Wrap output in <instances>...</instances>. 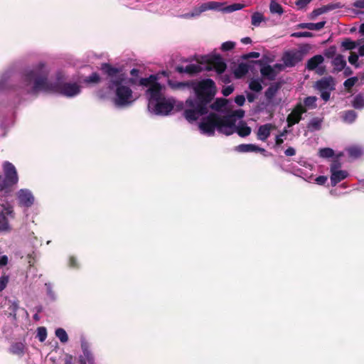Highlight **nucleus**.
Returning <instances> with one entry per match:
<instances>
[{"instance_id":"obj_1","label":"nucleus","mask_w":364,"mask_h":364,"mask_svg":"<svg viewBox=\"0 0 364 364\" xmlns=\"http://www.w3.org/2000/svg\"><path fill=\"white\" fill-rule=\"evenodd\" d=\"M47 76V68L44 64L40 63L23 76L21 87L30 94L46 92L73 97L80 92V87L76 83H62L60 80L53 83Z\"/></svg>"},{"instance_id":"obj_2","label":"nucleus","mask_w":364,"mask_h":364,"mask_svg":"<svg viewBox=\"0 0 364 364\" xmlns=\"http://www.w3.org/2000/svg\"><path fill=\"white\" fill-rule=\"evenodd\" d=\"M101 69L109 76L108 88L114 94L112 100L117 107H129L139 99L140 94L135 90L136 80L107 64L102 65Z\"/></svg>"},{"instance_id":"obj_3","label":"nucleus","mask_w":364,"mask_h":364,"mask_svg":"<svg viewBox=\"0 0 364 364\" xmlns=\"http://www.w3.org/2000/svg\"><path fill=\"white\" fill-rule=\"evenodd\" d=\"M140 84L146 88L145 95L148 101L147 108L151 114L167 116L171 113L176 101L173 97L165 95V87L158 82L157 76L141 78Z\"/></svg>"},{"instance_id":"obj_4","label":"nucleus","mask_w":364,"mask_h":364,"mask_svg":"<svg viewBox=\"0 0 364 364\" xmlns=\"http://www.w3.org/2000/svg\"><path fill=\"white\" fill-rule=\"evenodd\" d=\"M191 87L196 94L195 98L186 101L185 118L190 122H194L207 113V105L215 96L216 87L211 79H205L198 82H191Z\"/></svg>"},{"instance_id":"obj_5","label":"nucleus","mask_w":364,"mask_h":364,"mask_svg":"<svg viewBox=\"0 0 364 364\" xmlns=\"http://www.w3.org/2000/svg\"><path fill=\"white\" fill-rule=\"evenodd\" d=\"M237 116H228L224 120H219L214 115H210L208 121L199 123V129L202 134L212 136L215 129L220 133L230 135L237 132L240 136L245 137L250 134L251 129L245 123L240 122L235 126L234 119Z\"/></svg>"},{"instance_id":"obj_6","label":"nucleus","mask_w":364,"mask_h":364,"mask_svg":"<svg viewBox=\"0 0 364 364\" xmlns=\"http://www.w3.org/2000/svg\"><path fill=\"white\" fill-rule=\"evenodd\" d=\"M210 109L211 111L209 112L207 108V113L200 117H202V121L200 122L208 121V118L212 114L221 121L225 119L228 116H237V118L241 119L245 114V112L242 109H237L230 112L228 109V100L225 99L216 100V101L210 106Z\"/></svg>"},{"instance_id":"obj_7","label":"nucleus","mask_w":364,"mask_h":364,"mask_svg":"<svg viewBox=\"0 0 364 364\" xmlns=\"http://www.w3.org/2000/svg\"><path fill=\"white\" fill-rule=\"evenodd\" d=\"M0 206L3 208L0 210V232L9 233L12 230V226L9 219L15 216L14 208L12 205L5 204L1 199Z\"/></svg>"},{"instance_id":"obj_8","label":"nucleus","mask_w":364,"mask_h":364,"mask_svg":"<svg viewBox=\"0 0 364 364\" xmlns=\"http://www.w3.org/2000/svg\"><path fill=\"white\" fill-rule=\"evenodd\" d=\"M206 63V70H215L218 73H223L226 69V64L220 55L211 53L203 56L199 61V63Z\"/></svg>"},{"instance_id":"obj_9","label":"nucleus","mask_w":364,"mask_h":364,"mask_svg":"<svg viewBox=\"0 0 364 364\" xmlns=\"http://www.w3.org/2000/svg\"><path fill=\"white\" fill-rule=\"evenodd\" d=\"M334 80L332 77H325L315 84V88L321 92V97L324 101H328L330 98V93L334 90Z\"/></svg>"},{"instance_id":"obj_10","label":"nucleus","mask_w":364,"mask_h":364,"mask_svg":"<svg viewBox=\"0 0 364 364\" xmlns=\"http://www.w3.org/2000/svg\"><path fill=\"white\" fill-rule=\"evenodd\" d=\"M219 9V4L214 2H206L200 5L198 7H196L192 10V11L183 14L179 16L181 18H193L198 17L203 12L206 11L210 9Z\"/></svg>"},{"instance_id":"obj_11","label":"nucleus","mask_w":364,"mask_h":364,"mask_svg":"<svg viewBox=\"0 0 364 364\" xmlns=\"http://www.w3.org/2000/svg\"><path fill=\"white\" fill-rule=\"evenodd\" d=\"M18 204L21 206L29 208L33 205L35 198L32 192L26 188L19 190L16 193Z\"/></svg>"},{"instance_id":"obj_12","label":"nucleus","mask_w":364,"mask_h":364,"mask_svg":"<svg viewBox=\"0 0 364 364\" xmlns=\"http://www.w3.org/2000/svg\"><path fill=\"white\" fill-rule=\"evenodd\" d=\"M331 182L332 186H336L338 183L345 179L348 176L347 171L339 169V165L337 164L331 165Z\"/></svg>"},{"instance_id":"obj_13","label":"nucleus","mask_w":364,"mask_h":364,"mask_svg":"<svg viewBox=\"0 0 364 364\" xmlns=\"http://www.w3.org/2000/svg\"><path fill=\"white\" fill-rule=\"evenodd\" d=\"M284 69L282 64H275L273 66L264 65L261 68L260 72L263 77L269 80L274 79L276 75Z\"/></svg>"},{"instance_id":"obj_14","label":"nucleus","mask_w":364,"mask_h":364,"mask_svg":"<svg viewBox=\"0 0 364 364\" xmlns=\"http://www.w3.org/2000/svg\"><path fill=\"white\" fill-rule=\"evenodd\" d=\"M306 112V109L301 105H298L287 117L288 127L299 123L301 119V114Z\"/></svg>"},{"instance_id":"obj_15","label":"nucleus","mask_w":364,"mask_h":364,"mask_svg":"<svg viewBox=\"0 0 364 364\" xmlns=\"http://www.w3.org/2000/svg\"><path fill=\"white\" fill-rule=\"evenodd\" d=\"M203 70L202 66L199 63H190L186 66H179L177 70L181 73H186L188 74H196Z\"/></svg>"},{"instance_id":"obj_16","label":"nucleus","mask_w":364,"mask_h":364,"mask_svg":"<svg viewBox=\"0 0 364 364\" xmlns=\"http://www.w3.org/2000/svg\"><path fill=\"white\" fill-rule=\"evenodd\" d=\"M275 127L272 124H266L260 126L257 131V138L261 141H265L270 135L272 130Z\"/></svg>"},{"instance_id":"obj_17","label":"nucleus","mask_w":364,"mask_h":364,"mask_svg":"<svg viewBox=\"0 0 364 364\" xmlns=\"http://www.w3.org/2000/svg\"><path fill=\"white\" fill-rule=\"evenodd\" d=\"M236 150L240 152H261L264 154L265 149L260 148L255 144H240L236 147Z\"/></svg>"},{"instance_id":"obj_18","label":"nucleus","mask_w":364,"mask_h":364,"mask_svg":"<svg viewBox=\"0 0 364 364\" xmlns=\"http://www.w3.org/2000/svg\"><path fill=\"white\" fill-rule=\"evenodd\" d=\"M219 4V9H214L215 11H222L226 13H231L235 11L240 10L245 7L244 4H233L230 6H225L224 3L213 1Z\"/></svg>"},{"instance_id":"obj_19","label":"nucleus","mask_w":364,"mask_h":364,"mask_svg":"<svg viewBox=\"0 0 364 364\" xmlns=\"http://www.w3.org/2000/svg\"><path fill=\"white\" fill-rule=\"evenodd\" d=\"M267 22V18L261 12H254L251 16V24L253 26L259 27L263 23Z\"/></svg>"},{"instance_id":"obj_20","label":"nucleus","mask_w":364,"mask_h":364,"mask_svg":"<svg viewBox=\"0 0 364 364\" xmlns=\"http://www.w3.org/2000/svg\"><path fill=\"white\" fill-rule=\"evenodd\" d=\"M325 21H321L318 23H302L298 25L299 28H306L309 30L318 31L323 28L325 26Z\"/></svg>"},{"instance_id":"obj_21","label":"nucleus","mask_w":364,"mask_h":364,"mask_svg":"<svg viewBox=\"0 0 364 364\" xmlns=\"http://www.w3.org/2000/svg\"><path fill=\"white\" fill-rule=\"evenodd\" d=\"M323 60L324 58L322 55H315L308 60L306 68L309 70H314L323 62Z\"/></svg>"},{"instance_id":"obj_22","label":"nucleus","mask_w":364,"mask_h":364,"mask_svg":"<svg viewBox=\"0 0 364 364\" xmlns=\"http://www.w3.org/2000/svg\"><path fill=\"white\" fill-rule=\"evenodd\" d=\"M283 65L284 67L294 66L296 63L295 55L292 53H286L282 57Z\"/></svg>"},{"instance_id":"obj_23","label":"nucleus","mask_w":364,"mask_h":364,"mask_svg":"<svg viewBox=\"0 0 364 364\" xmlns=\"http://www.w3.org/2000/svg\"><path fill=\"white\" fill-rule=\"evenodd\" d=\"M332 63L333 65L334 66V69H336L338 71L342 70L346 65V60L344 57L341 55H336L333 58Z\"/></svg>"},{"instance_id":"obj_24","label":"nucleus","mask_w":364,"mask_h":364,"mask_svg":"<svg viewBox=\"0 0 364 364\" xmlns=\"http://www.w3.org/2000/svg\"><path fill=\"white\" fill-rule=\"evenodd\" d=\"M249 71V66L245 63H240L234 70L235 76L240 78L245 75Z\"/></svg>"},{"instance_id":"obj_25","label":"nucleus","mask_w":364,"mask_h":364,"mask_svg":"<svg viewBox=\"0 0 364 364\" xmlns=\"http://www.w3.org/2000/svg\"><path fill=\"white\" fill-rule=\"evenodd\" d=\"M349 156L352 159H357L363 154V149L357 146H350L347 149Z\"/></svg>"},{"instance_id":"obj_26","label":"nucleus","mask_w":364,"mask_h":364,"mask_svg":"<svg viewBox=\"0 0 364 364\" xmlns=\"http://www.w3.org/2000/svg\"><path fill=\"white\" fill-rule=\"evenodd\" d=\"M82 350L83 352V355L85 356L86 360L90 364H93L94 363V358L89 350V346L88 344L86 342L82 341L81 344Z\"/></svg>"},{"instance_id":"obj_27","label":"nucleus","mask_w":364,"mask_h":364,"mask_svg":"<svg viewBox=\"0 0 364 364\" xmlns=\"http://www.w3.org/2000/svg\"><path fill=\"white\" fill-rule=\"evenodd\" d=\"M269 11L273 14L282 15L284 13L282 6L276 0H271Z\"/></svg>"},{"instance_id":"obj_28","label":"nucleus","mask_w":364,"mask_h":364,"mask_svg":"<svg viewBox=\"0 0 364 364\" xmlns=\"http://www.w3.org/2000/svg\"><path fill=\"white\" fill-rule=\"evenodd\" d=\"M191 82H172L171 80H168L169 86L174 90L185 89L186 87H191Z\"/></svg>"},{"instance_id":"obj_29","label":"nucleus","mask_w":364,"mask_h":364,"mask_svg":"<svg viewBox=\"0 0 364 364\" xmlns=\"http://www.w3.org/2000/svg\"><path fill=\"white\" fill-rule=\"evenodd\" d=\"M322 122H323L322 119L314 118L310 121V122L308 125V127L311 131L318 130L321 127Z\"/></svg>"},{"instance_id":"obj_30","label":"nucleus","mask_w":364,"mask_h":364,"mask_svg":"<svg viewBox=\"0 0 364 364\" xmlns=\"http://www.w3.org/2000/svg\"><path fill=\"white\" fill-rule=\"evenodd\" d=\"M341 45L346 50H353L358 46H360V42H355L350 39H346L342 42Z\"/></svg>"},{"instance_id":"obj_31","label":"nucleus","mask_w":364,"mask_h":364,"mask_svg":"<svg viewBox=\"0 0 364 364\" xmlns=\"http://www.w3.org/2000/svg\"><path fill=\"white\" fill-rule=\"evenodd\" d=\"M55 336L62 343H66L68 341V336L63 328H57L55 330Z\"/></svg>"},{"instance_id":"obj_32","label":"nucleus","mask_w":364,"mask_h":364,"mask_svg":"<svg viewBox=\"0 0 364 364\" xmlns=\"http://www.w3.org/2000/svg\"><path fill=\"white\" fill-rule=\"evenodd\" d=\"M334 155V151L332 149L330 148H323L319 149L318 156L321 158H330Z\"/></svg>"},{"instance_id":"obj_33","label":"nucleus","mask_w":364,"mask_h":364,"mask_svg":"<svg viewBox=\"0 0 364 364\" xmlns=\"http://www.w3.org/2000/svg\"><path fill=\"white\" fill-rule=\"evenodd\" d=\"M316 100L317 98L316 97H308L304 100V102L307 108L314 109L316 107Z\"/></svg>"},{"instance_id":"obj_34","label":"nucleus","mask_w":364,"mask_h":364,"mask_svg":"<svg viewBox=\"0 0 364 364\" xmlns=\"http://www.w3.org/2000/svg\"><path fill=\"white\" fill-rule=\"evenodd\" d=\"M356 117H357L356 113L353 110H350V111H348L346 112V114L343 117V119L345 122H346L348 123H352L353 122L355 121V119H356Z\"/></svg>"},{"instance_id":"obj_35","label":"nucleus","mask_w":364,"mask_h":364,"mask_svg":"<svg viewBox=\"0 0 364 364\" xmlns=\"http://www.w3.org/2000/svg\"><path fill=\"white\" fill-rule=\"evenodd\" d=\"M353 107L356 109L364 107V97L362 95H358L354 98Z\"/></svg>"},{"instance_id":"obj_36","label":"nucleus","mask_w":364,"mask_h":364,"mask_svg":"<svg viewBox=\"0 0 364 364\" xmlns=\"http://www.w3.org/2000/svg\"><path fill=\"white\" fill-rule=\"evenodd\" d=\"M47 337V331L44 327H39L37 329V338L41 342H43Z\"/></svg>"},{"instance_id":"obj_37","label":"nucleus","mask_w":364,"mask_h":364,"mask_svg":"<svg viewBox=\"0 0 364 364\" xmlns=\"http://www.w3.org/2000/svg\"><path fill=\"white\" fill-rule=\"evenodd\" d=\"M249 87L250 90L255 92H259L262 90L261 83L257 80H252L250 82Z\"/></svg>"},{"instance_id":"obj_38","label":"nucleus","mask_w":364,"mask_h":364,"mask_svg":"<svg viewBox=\"0 0 364 364\" xmlns=\"http://www.w3.org/2000/svg\"><path fill=\"white\" fill-rule=\"evenodd\" d=\"M24 346L22 343H16L11 347V351L16 354L23 353Z\"/></svg>"},{"instance_id":"obj_39","label":"nucleus","mask_w":364,"mask_h":364,"mask_svg":"<svg viewBox=\"0 0 364 364\" xmlns=\"http://www.w3.org/2000/svg\"><path fill=\"white\" fill-rule=\"evenodd\" d=\"M100 80V77L98 74L92 73L89 77L85 80V82L87 83H97Z\"/></svg>"},{"instance_id":"obj_40","label":"nucleus","mask_w":364,"mask_h":364,"mask_svg":"<svg viewBox=\"0 0 364 364\" xmlns=\"http://www.w3.org/2000/svg\"><path fill=\"white\" fill-rule=\"evenodd\" d=\"M235 43L232 41H226L221 45L223 51H228L234 48Z\"/></svg>"},{"instance_id":"obj_41","label":"nucleus","mask_w":364,"mask_h":364,"mask_svg":"<svg viewBox=\"0 0 364 364\" xmlns=\"http://www.w3.org/2000/svg\"><path fill=\"white\" fill-rule=\"evenodd\" d=\"M291 36L296 38H311L313 36V33L307 31L304 32H296L291 34Z\"/></svg>"},{"instance_id":"obj_42","label":"nucleus","mask_w":364,"mask_h":364,"mask_svg":"<svg viewBox=\"0 0 364 364\" xmlns=\"http://www.w3.org/2000/svg\"><path fill=\"white\" fill-rule=\"evenodd\" d=\"M358 55L355 53H351L348 58L349 63L351 65H355V67H358Z\"/></svg>"},{"instance_id":"obj_43","label":"nucleus","mask_w":364,"mask_h":364,"mask_svg":"<svg viewBox=\"0 0 364 364\" xmlns=\"http://www.w3.org/2000/svg\"><path fill=\"white\" fill-rule=\"evenodd\" d=\"M9 282V277L3 275L0 277V291L4 290Z\"/></svg>"},{"instance_id":"obj_44","label":"nucleus","mask_w":364,"mask_h":364,"mask_svg":"<svg viewBox=\"0 0 364 364\" xmlns=\"http://www.w3.org/2000/svg\"><path fill=\"white\" fill-rule=\"evenodd\" d=\"M358 81V78L357 77H350V78H348V80H346L345 82H344V85L347 88H350L352 87L355 84V82Z\"/></svg>"},{"instance_id":"obj_45","label":"nucleus","mask_w":364,"mask_h":364,"mask_svg":"<svg viewBox=\"0 0 364 364\" xmlns=\"http://www.w3.org/2000/svg\"><path fill=\"white\" fill-rule=\"evenodd\" d=\"M233 90H234L233 87L232 85H229V86L225 87L223 89L222 92L224 96H228L233 92Z\"/></svg>"},{"instance_id":"obj_46","label":"nucleus","mask_w":364,"mask_h":364,"mask_svg":"<svg viewBox=\"0 0 364 364\" xmlns=\"http://www.w3.org/2000/svg\"><path fill=\"white\" fill-rule=\"evenodd\" d=\"M235 103L239 106H242L245 102V97L243 95H237L235 98Z\"/></svg>"},{"instance_id":"obj_47","label":"nucleus","mask_w":364,"mask_h":364,"mask_svg":"<svg viewBox=\"0 0 364 364\" xmlns=\"http://www.w3.org/2000/svg\"><path fill=\"white\" fill-rule=\"evenodd\" d=\"M312 0H297L296 1V5L299 8H304L309 3H310Z\"/></svg>"},{"instance_id":"obj_48","label":"nucleus","mask_w":364,"mask_h":364,"mask_svg":"<svg viewBox=\"0 0 364 364\" xmlns=\"http://www.w3.org/2000/svg\"><path fill=\"white\" fill-rule=\"evenodd\" d=\"M327 177L324 176H320L316 178L315 181L318 185H323L327 181Z\"/></svg>"},{"instance_id":"obj_49","label":"nucleus","mask_w":364,"mask_h":364,"mask_svg":"<svg viewBox=\"0 0 364 364\" xmlns=\"http://www.w3.org/2000/svg\"><path fill=\"white\" fill-rule=\"evenodd\" d=\"M259 53H257V52H251V53H249L247 54H246L245 56H244V58L245 59H249V58H257L259 57Z\"/></svg>"},{"instance_id":"obj_50","label":"nucleus","mask_w":364,"mask_h":364,"mask_svg":"<svg viewBox=\"0 0 364 364\" xmlns=\"http://www.w3.org/2000/svg\"><path fill=\"white\" fill-rule=\"evenodd\" d=\"M284 134H280L276 137V144L281 145L284 142Z\"/></svg>"},{"instance_id":"obj_51","label":"nucleus","mask_w":364,"mask_h":364,"mask_svg":"<svg viewBox=\"0 0 364 364\" xmlns=\"http://www.w3.org/2000/svg\"><path fill=\"white\" fill-rule=\"evenodd\" d=\"M295 153H296L295 149L293 147H289L285 151V154L288 156H292L295 155Z\"/></svg>"},{"instance_id":"obj_52","label":"nucleus","mask_w":364,"mask_h":364,"mask_svg":"<svg viewBox=\"0 0 364 364\" xmlns=\"http://www.w3.org/2000/svg\"><path fill=\"white\" fill-rule=\"evenodd\" d=\"M353 6L355 7L364 9V0H357L354 2Z\"/></svg>"},{"instance_id":"obj_53","label":"nucleus","mask_w":364,"mask_h":364,"mask_svg":"<svg viewBox=\"0 0 364 364\" xmlns=\"http://www.w3.org/2000/svg\"><path fill=\"white\" fill-rule=\"evenodd\" d=\"M68 264L70 267H77V261L74 257H70L68 260Z\"/></svg>"},{"instance_id":"obj_54","label":"nucleus","mask_w":364,"mask_h":364,"mask_svg":"<svg viewBox=\"0 0 364 364\" xmlns=\"http://www.w3.org/2000/svg\"><path fill=\"white\" fill-rule=\"evenodd\" d=\"M8 257L6 255H3L0 257V266H5L8 263Z\"/></svg>"},{"instance_id":"obj_55","label":"nucleus","mask_w":364,"mask_h":364,"mask_svg":"<svg viewBox=\"0 0 364 364\" xmlns=\"http://www.w3.org/2000/svg\"><path fill=\"white\" fill-rule=\"evenodd\" d=\"M326 11V9H318L317 10L314 11L313 14L315 16H318V15H320V14L324 13Z\"/></svg>"},{"instance_id":"obj_56","label":"nucleus","mask_w":364,"mask_h":364,"mask_svg":"<svg viewBox=\"0 0 364 364\" xmlns=\"http://www.w3.org/2000/svg\"><path fill=\"white\" fill-rule=\"evenodd\" d=\"M247 100L250 102H252L255 100V95L252 93H248L247 95Z\"/></svg>"},{"instance_id":"obj_57","label":"nucleus","mask_w":364,"mask_h":364,"mask_svg":"<svg viewBox=\"0 0 364 364\" xmlns=\"http://www.w3.org/2000/svg\"><path fill=\"white\" fill-rule=\"evenodd\" d=\"M73 357L71 355H67L65 358V364H72Z\"/></svg>"},{"instance_id":"obj_58","label":"nucleus","mask_w":364,"mask_h":364,"mask_svg":"<svg viewBox=\"0 0 364 364\" xmlns=\"http://www.w3.org/2000/svg\"><path fill=\"white\" fill-rule=\"evenodd\" d=\"M358 53L360 56H364V44L359 46Z\"/></svg>"},{"instance_id":"obj_59","label":"nucleus","mask_w":364,"mask_h":364,"mask_svg":"<svg viewBox=\"0 0 364 364\" xmlns=\"http://www.w3.org/2000/svg\"><path fill=\"white\" fill-rule=\"evenodd\" d=\"M303 178L306 181H310L312 178H313V176L312 175H307V174H304V176H302Z\"/></svg>"},{"instance_id":"obj_60","label":"nucleus","mask_w":364,"mask_h":364,"mask_svg":"<svg viewBox=\"0 0 364 364\" xmlns=\"http://www.w3.org/2000/svg\"><path fill=\"white\" fill-rule=\"evenodd\" d=\"M241 41L245 43V44H248V43H251V39L250 38H248V37H246V38H243Z\"/></svg>"},{"instance_id":"obj_61","label":"nucleus","mask_w":364,"mask_h":364,"mask_svg":"<svg viewBox=\"0 0 364 364\" xmlns=\"http://www.w3.org/2000/svg\"><path fill=\"white\" fill-rule=\"evenodd\" d=\"M98 97H99L100 98H101V99H105V98H107V95H106L105 94L102 93V92H100L98 93Z\"/></svg>"},{"instance_id":"obj_62","label":"nucleus","mask_w":364,"mask_h":364,"mask_svg":"<svg viewBox=\"0 0 364 364\" xmlns=\"http://www.w3.org/2000/svg\"><path fill=\"white\" fill-rule=\"evenodd\" d=\"M138 72H139L138 70L132 69L131 70V74H132V76H136L137 75Z\"/></svg>"},{"instance_id":"obj_63","label":"nucleus","mask_w":364,"mask_h":364,"mask_svg":"<svg viewBox=\"0 0 364 364\" xmlns=\"http://www.w3.org/2000/svg\"><path fill=\"white\" fill-rule=\"evenodd\" d=\"M359 32L362 34H364V23L360 25Z\"/></svg>"},{"instance_id":"obj_64","label":"nucleus","mask_w":364,"mask_h":364,"mask_svg":"<svg viewBox=\"0 0 364 364\" xmlns=\"http://www.w3.org/2000/svg\"><path fill=\"white\" fill-rule=\"evenodd\" d=\"M345 73H346V75H349L350 73V71L349 68H348V69H346L345 70Z\"/></svg>"}]
</instances>
